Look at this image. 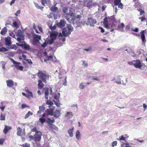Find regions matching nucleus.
Segmentation results:
<instances>
[{
  "label": "nucleus",
  "mask_w": 147,
  "mask_h": 147,
  "mask_svg": "<svg viewBox=\"0 0 147 147\" xmlns=\"http://www.w3.org/2000/svg\"><path fill=\"white\" fill-rule=\"evenodd\" d=\"M63 10L66 15H70L69 17V18H67L68 16H66L67 17V19L69 22L70 23L72 22L74 24L75 23V21L77 18H79L81 17L80 15H78L76 16L74 13H71L70 9L68 10L67 7L63 8Z\"/></svg>",
  "instance_id": "nucleus-1"
},
{
  "label": "nucleus",
  "mask_w": 147,
  "mask_h": 147,
  "mask_svg": "<svg viewBox=\"0 0 147 147\" xmlns=\"http://www.w3.org/2000/svg\"><path fill=\"white\" fill-rule=\"evenodd\" d=\"M73 28L71 26V25L68 24L67 25V27L66 28L63 29L62 34L61 33H59V37L60 40H62L63 41L65 40V38H63L62 36L66 37L70 34L71 33L72 31Z\"/></svg>",
  "instance_id": "nucleus-2"
},
{
  "label": "nucleus",
  "mask_w": 147,
  "mask_h": 147,
  "mask_svg": "<svg viewBox=\"0 0 147 147\" xmlns=\"http://www.w3.org/2000/svg\"><path fill=\"white\" fill-rule=\"evenodd\" d=\"M58 35V33L54 31L51 32L50 34V38L46 39L45 42L41 45V46L45 47L48 44H51L56 39V37Z\"/></svg>",
  "instance_id": "nucleus-3"
},
{
  "label": "nucleus",
  "mask_w": 147,
  "mask_h": 147,
  "mask_svg": "<svg viewBox=\"0 0 147 147\" xmlns=\"http://www.w3.org/2000/svg\"><path fill=\"white\" fill-rule=\"evenodd\" d=\"M45 97L46 99H48V95L49 92L50 94H52V91L51 87L49 88H46L45 89ZM46 104L47 105H49V106L53 107V103L52 102L50 101V100H47Z\"/></svg>",
  "instance_id": "nucleus-4"
},
{
  "label": "nucleus",
  "mask_w": 147,
  "mask_h": 147,
  "mask_svg": "<svg viewBox=\"0 0 147 147\" xmlns=\"http://www.w3.org/2000/svg\"><path fill=\"white\" fill-rule=\"evenodd\" d=\"M51 51H48L47 52H45L43 53L44 61L46 62L48 60H51L53 61H55L56 57L53 56V54L51 53Z\"/></svg>",
  "instance_id": "nucleus-5"
},
{
  "label": "nucleus",
  "mask_w": 147,
  "mask_h": 147,
  "mask_svg": "<svg viewBox=\"0 0 147 147\" xmlns=\"http://www.w3.org/2000/svg\"><path fill=\"white\" fill-rule=\"evenodd\" d=\"M127 63L130 65H133L135 67L141 69L143 63L139 60H136L129 61Z\"/></svg>",
  "instance_id": "nucleus-6"
},
{
  "label": "nucleus",
  "mask_w": 147,
  "mask_h": 147,
  "mask_svg": "<svg viewBox=\"0 0 147 147\" xmlns=\"http://www.w3.org/2000/svg\"><path fill=\"white\" fill-rule=\"evenodd\" d=\"M38 76L39 78L41 79L45 83H47V80H48L49 79V76L48 74L41 71L38 72Z\"/></svg>",
  "instance_id": "nucleus-7"
},
{
  "label": "nucleus",
  "mask_w": 147,
  "mask_h": 147,
  "mask_svg": "<svg viewBox=\"0 0 147 147\" xmlns=\"http://www.w3.org/2000/svg\"><path fill=\"white\" fill-rule=\"evenodd\" d=\"M23 34V33L21 30H18L16 33V35L18 37L17 40L19 42H21V40L24 39L25 37Z\"/></svg>",
  "instance_id": "nucleus-8"
},
{
  "label": "nucleus",
  "mask_w": 147,
  "mask_h": 147,
  "mask_svg": "<svg viewBox=\"0 0 147 147\" xmlns=\"http://www.w3.org/2000/svg\"><path fill=\"white\" fill-rule=\"evenodd\" d=\"M96 23V20L92 18H88V21L86 23L87 25H90L91 26L93 27L94 24Z\"/></svg>",
  "instance_id": "nucleus-9"
},
{
  "label": "nucleus",
  "mask_w": 147,
  "mask_h": 147,
  "mask_svg": "<svg viewBox=\"0 0 147 147\" xmlns=\"http://www.w3.org/2000/svg\"><path fill=\"white\" fill-rule=\"evenodd\" d=\"M107 20V18H104L103 24H104V25L106 28L108 29H110L111 30V32H112L113 30V26H114L115 25L114 24H112L111 26L109 25L108 22L107 21H106V20Z\"/></svg>",
  "instance_id": "nucleus-10"
},
{
  "label": "nucleus",
  "mask_w": 147,
  "mask_h": 147,
  "mask_svg": "<svg viewBox=\"0 0 147 147\" xmlns=\"http://www.w3.org/2000/svg\"><path fill=\"white\" fill-rule=\"evenodd\" d=\"M60 93H58L56 94L54 96V99L56 100V101H55V100H54V103L58 107H59L60 106L59 99L60 96Z\"/></svg>",
  "instance_id": "nucleus-11"
},
{
  "label": "nucleus",
  "mask_w": 147,
  "mask_h": 147,
  "mask_svg": "<svg viewBox=\"0 0 147 147\" xmlns=\"http://www.w3.org/2000/svg\"><path fill=\"white\" fill-rule=\"evenodd\" d=\"M41 133L40 131L36 132L34 136V141L37 142L39 141L41 139Z\"/></svg>",
  "instance_id": "nucleus-12"
},
{
  "label": "nucleus",
  "mask_w": 147,
  "mask_h": 147,
  "mask_svg": "<svg viewBox=\"0 0 147 147\" xmlns=\"http://www.w3.org/2000/svg\"><path fill=\"white\" fill-rule=\"evenodd\" d=\"M17 132L16 134L17 135L19 136H22L23 135H25V129L24 128L23 129V132L22 131V129H21V128L18 127H17Z\"/></svg>",
  "instance_id": "nucleus-13"
},
{
  "label": "nucleus",
  "mask_w": 147,
  "mask_h": 147,
  "mask_svg": "<svg viewBox=\"0 0 147 147\" xmlns=\"http://www.w3.org/2000/svg\"><path fill=\"white\" fill-rule=\"evenodd\" d=\"M49 109L46 110L47 113L51 116L53 115L54 107H53L49 106Z\"/></svg>",
  "instance_id": "nucleus-14"
},
{
  "label": "nucleus",
  "mask_w": 147,
  "mask_h": 147,
  "mask_svg": "<svg viewBox=\"0 0 147 147\" xmlns=\"http://www.w3.org/2000/svg\"><path fill=\"white\" fill-rule=\"evenodd\" d=\"M25 90L28 95V98H29L30 97H33L32 92L29 90L28 87L25 88Z\"/></svg>",
  "instance_id": "nucleus-15"
},
{
  "label": "nucleus",
  "mask_w": 147,
  "mask_h": 147,
  "mask_svg": "<svg viewBox=\"0 0 147 147\" xmlns=\"http://www.w3.org/2000/svg\"><path fill=\"white\" fill-rule=\"evenodd\" d=\"M144 31L143 30L140 32V34L141 35V38L142 40V44H145L146 41L145 35L144 34Z\"/></svg>",
  "instance_id": "nucleus-16"
},
{
  "label": "nucleus",
  "mask_w": 147,
  "mask_h": 147,
  "mask_svg": "<svg viewBox=\"0 0 147 147\" xmlns=\"http://www.w3.org/2000/svg\"><path fill=\"white\" fill-rule=\"evenodd\" d=\"M5 41L6 45L8 46H10L11 44V37L9 36H8L5 38Z\"/></svg>",
  "instance_id": "nucleus-17"
},
{
  "label": "nucleus",
  "mask_w": 147,
  "mask_h": 147,
  "mask_svg": "<svg viewBox=\"0 0 147 147\" xmlns=\"http://www.w3.org/2000/svg\"><path fill=\"white\" fill-rule=\"evenodd\" d=\"M61 114V110L57 109L53 113V115L56 118H57L60 116Z\"/></svg>",
  "instance_id": "nucleus-18"
},
{
  "label": "nucleus",
  "mask_w": 147,
  "mask_h": 147,
  "mask_svg": "<svg viewBox=\"0 0 147 147\" xmlns=\"http://www.w3.org/2000/svg\"><path fill=\"white\" fill-rule=\"evenodd\" d=\"M65 21L63 20H61L60 22L58 24V26L61 28H62L66 24Z\"/></svg>",
  "instance_id": "nucleus-19"
},
{
  "label": "nucleus",
  "mask_w": 147,
  "mask_h": 147,
  "mask_svg": "<svg viewBox=\"0 0 147 147\" xmlns=\"http://www.w3.org/2000/svg\"><path fill=\"white\" fill-rule=\"evenodd\" d=\"M62 76V75L61 73H59V78L60 79H62L64 81V82H63V84L64 85H66V78L67 77L66 76H63L62 77V76Z\"/></svg>",
  "instance_id": "nucleus-20"
},
{
  "label": "nucleus",
  "mask_w": 147,
  "mask_h": 147,
  "mask_svg": "<svg viewBox=\"0 0 147 147\" xmlns=\"http://www.w3.org/2000/svg\"><path fill=\"white\" fill-rule=\"evenodd\" d=\"M7 86L9 88L13 86L14 84V82L12 80H9L6 81Z\"/></svg>",
  "instance_id": "nucleus-21"
},
{
  "label": "nucleus",
  "mask_w": 147,
  "mask_h": 147,
  "mask_svg": "<svg viewBox=\"0 0 147 147\" xmlns=\"http://www.w3.org/2000/svg\"><path fill=\"white\" fill-rule=\"evenodd\" d=\"M11 127L9 126L5 125V128L3 131V133L5 134H6L9 131L11 130Z\"/></svg>",
  "instance_id": "nucleus-22"
},
{
  "label": "nucleus",
  "mask_w": 147,
  "mask_h": 147,
  "mask_svg": "<svg viewBox=\"0 0 147 147\" xmlns=\"http://www.w3.org/2000/svg\"><path fill=\"white\" fill-rule=\"evenodd\" d=\"M73 116V114L71 112H67L64 115V117L66 119H69L71 117Z\"/></svg>",
  "instance_id": "nucleus-23"
},
{
  "label": "nucleus",
  "mask_w": 147,
  "mask_h": 147,
  "mask_svg": "<svg viewBox=\"0 0 147 147\" xmlns=\"http://www.w3.org/2000/svg\"><path fill=\"white\" fill-rule=\"evenodd\" d=\"M48 126L50 129H52L56 131L58 130V128L54 124H48Z\"/></svg>",
  "instance_id": "nucleus-24"
},
{
  "label": "nucleus",
  "mask_w": 147,
  "mask_h": 147,
  "mask_svg": "<svg viewBox=\"0 0 147 147\" xmlns=\"http://www.w3.org/2000/svg\"><path fill=\"white\" fill-rule=\"evenodd\" d=\"M55 122V120L54 118H52V119L48 118L46 120V122L48 123V124H51Z\"/></svg>",
  "instance_id": "nucleus-25"
},
{
  "label": "nucleus",
  "mask_w": 147,
  "mask_h": 147,
  "mask_svg": "<svg viewBox=\"0 0 147 147\" xmlns=\"http://www.w3.org/2000/svg\"><path fill=\"white\" fill-rule=\"evenodd\" d=\"M115 82L117 84H122L123 85H125V84L123 83H121V79L120 78V76H117V79H116V80L115 81Z\"/></svg>",
  "instance_id": "nucleus-26"
},
{
  "label": "nucleus",
  "mask_w": 147,
  "mask_h": 147,
  "mask_svg": "<svg viewBox=\"0 0 147 147\" xmlns=\"http://www.w3.org/2000/svg\"><path fill=\"white\" fill-rule=\"evenodd\" d=\"M74 127H73L71 129H70L68 130V133L70 137H72L73 136V131L74 130Z\"/></svg>",
  "instance_id": "nucleus-27"
},
{
  "label": "nucleus",
  "mask_w": 147,
  "mask_h": 147,
  "mask_svg": "<svg viewBox=\"0 0 147 147\" xmlns=\"http://www.w3.org/2000/svg\"><path fill=\"white\" fill-rule=\"evenodd\" d=\"M19 22V21H14L12 23V26L17 29L18 27Z\"/></svg>",
  "instance_id": "nucleus-28"
},
{
  "label": "nucleus",
  "mask_w": 147,
  "mask_h": 147,
  "mask_svg": "<svg viewBox=\"0 0 147 147\" xmlns=\"http://www.w3.org/2000/svg\"><path fill=\"white\" fill-rule=\"evenodd\" d=\"M23 46L25 49L27 50H30V46L28 44L25 43L24 41H23Z\"/></svg>",
  "instance_id": "nucleus-29"
},
{
  "label": "nucleus",
  "mask_w": 147,
  "mask_h": 147,
  "mask_svg": "<svg viewBox=\"0 0 147 147\" xmlns=\"http://www.w3.org/2000/svg\"><path fill=\"white\" fill-rule=\"evenodd\" d=\"M76 138L78 140H80L81 138V134L80 132V131L78 130L77 131L76 134Z\"/></svg>",
  "instance_id": "nucleus-30"
},
{
  "label": "nucleus",
  "mask_w": 147,
  "mask_h": 147,
  "mask_svg": "<svg viewBox=\"0 0 147 147\" xmlns=\"http://www.w3.org/2000/svg\"><path fill=\"white\" fill-rule=\"evenodd\" d=\"M38 88L40 89H42L43 87L44 84L42 83L41 81L40 80H38Z\"/></svg>",
  "instance_id": "nucleus-31"
},
{
  "label": "nucleus",
  "mask_w": 147,
  "mask_h": 147,
  "mask_svg": "<svg viewBox=\"0 0 147 147\" xmlns=\"http://www.w3.org/2000/svg\"><path fill=\"white\" fill-rule=\"evenodd\" d=\"M7 29L5 27L2 29L1 32V34L2 35H4L7 32Z\"/></svg>",
  "instance_id": "nucleus-32"
},
{
  "label": "nucleus",
  "mask_w": 147,
  "mask_h": 147,
  "mask_svg": "<svg viewBox=\"0 0 147 147\" xmlns=\"http://www.w3.org/2000/svg\"><path fill=\"white\" fill-rule=\"evenodd\" d=\"M85 84L84 83H82L79 84V88L80 89H83L85 87Z\"/></svg>",
  "instance_id": "nucleus-33"
},
{
  "label": "nucleus",
  "mask_w": 147,
  "mask_h": 147,
  "mask_svg": "<svg viewBox=\"0 0 147 147\" xmlns=\"http://www.w3.org/2000/svg\"><path fill=\"white\" fill-rule=\"evenodd\" d=\"M58 9V8L55 6H52L50 8L51 10L54 12H55Z\"/></svg>",
  "instance_id": "nucleus-34"
},
{
  "label": "nucleus",
  "mask_w": 147,
  "mask_h": 147,
  "mask_svg": "<svg viewBox=\"0 0 147 147\" xmlns=\"http://www.w3.org/2000/svg\"><path fill=\"white\" fill-rule=\"evenodd\" d=\"M117 140L119 141L123 140L125 142L126 141V140L123 135L119 136L118 138L117 139Z\"/></svg>",
  "instance_id": "nucleus-35"
},
{
  "label": "nucleus",
  "mask_w": 147,
  "mask_h": 147,
  "mask_svg": "<svg viewBox=\"0 0 147 147\" xmlns=\"http://www.w3.org/2000/svg\"><path fill=\"white\" fill-rule=\"evenodd\" d=\"M34 38L36 39V40L38 41L41 39V36L37 34H34Z\"/></svg>",
  "instance_id": "nucleus-36"
},
{
  "label": "nucleus",
  "mask_w": 147,
  "mask_h": 147,
  "mask_svg": "<svg viewBox=\"0 0 147 147\" xmlns=\"http://www.w3.org/2000/svg\"><path fill=\"white\" fill-rule=\"evenodd\" d=\"M9 46V47H8V49H14L15 50H16V46L15 45H12Z\"/></svg>",
  "instance_id": "nucleus-37"
},
{
  "label": "nucleus",
  "mask_w": 147,
  "mask_h": 147,
  "mask_svg": "<svg viewBox=\"0 0 147 147\" xmlns=\"http://www.w3.org/2000/svg\"><path fill=\"white\" fill-rule=\"evenodd\" d=\"M124 25L123 23H121L119 26V29L121 31H123V28L124 27Z\"/></svg>",
  "instance_id": "nucleus-38"
},
{
  "label": "nucleus",
  "mask_w": 147,
  "mask_h": 147,
  "mask_svg": "<svg viewBox=\"0 0 147 147\" xmlns=\"http://www.w3.org/2000/svg\"><path fill=\"white\" fill-rule=\"evenodd\" d=\"M32 114H33L30 111H29L28 112V113H27L26 115L25 116V117H24L25 119H26L27 118L30 116V115H32Z\"/></svg>",
  "instance_id": "nucleus-39"
},
{
  "label": "nucleus",
  "mask_w": 147,
  "mask_h": 147,
  "mask_svg": "<svg viewBox=\"0 0 147 147\" xmlns=\"http://www.w3.org/2000/svg\"><path fill=\"white\" fill-rule=\"evenodd\" d=\"M8 50V49L3 47L0 48V51L1 52H7Z\"/></svg>",
  "instance_id": "nucleus-40"
},
{
  "label": "nucleus",
  "mask_w": 147,
  "mask_h": 147,
  "mask_svg": "<svg viewBox=\"0 0 147 147\" xmlns=\"http://www.w3.org/2000/svg\"><path fill=\"white\" fill-rule=\"evenodd\" d=\"M15 67L17 69H19L22 71L23 69V67L22 66H19L18 65H15Z\"/></svg>",
  "instance_id": "nucleus-41"
},
{
  "label": "nucleus",
  "mask_w": 147,
  "mask_h": 147,
  "mask_svg": "<svg viewBox=\"0 0 147 147\" xmlns=\"http://www.w3.org/2000/svg\"><path fill=\"white\" fill-rule=\"evenodd\" d=\"M92 0L90 1L87 5V7H90L92 5Z\"/></svg>",
  "instance_id": "nucleus-42"
},
{
  "label": "nucleus",
  "mask_w": 147,
  "mask_h": 147,
  "mask_svg": "<svg viewBox=\"0 0 147 147\" xmlns=\"http://www.w3.org/2000/svg\"><path fill=\"white\" fill-rule=\"evenodd\" d=\"M0 119L1 120H5V116L3 115L2 113L0 116Z\"/></svg>",
  "instance_id": "nucleus-43"
},
{
  "label": "nucleus",
  "mask_w": 147,
  "mask_h": 147,
  "mask_svg": "<svg viewBox=\"0 0 147 147\" xmlns=\"http://www.w3.org/2000/svg\"><path fill=\"white\" fill-rule=\"evenodd\" d=\"M11 61L13 62V63L16 65H20L21 64V63L20 62H16L14 61L13 59H11Z\"/></svg>",
  "instance_id": "nucleus-44"
},
{
  "label": "nucleus",
  "mask_w": 147,
  "mask_h": 147,
  "mask_svg": "<svg viewBox=\"0 0 147 147\" xmlns=\"http://www.w3.org/2000/svg\"><path fill=\"white\" fill-rule=\"evenodd\" d=\"M121 3V0H115L114 1V4L115 5H117Z\"/></svg>",
  "instance_id": "nucleus-45"
},
{
  "label": "nucleus",
  "mask_w": 147,
  "mask_h": 147,
  "mask_svg": "<svg viewBox=\"0 0 147 147\" xmlns=\"http://www.w3.org/2000/svg\"><path fill=\"white\" fill-rule=\"evenodd\" d=\"M39 120H40V122L42 123H43L45 122H46V120H45V119L43 118H40Z\"/></svg>",
  "instance_id": "nucleus-46"
},
{
  "label": "nucleus",
  "mask_w": 147,
  "mask_h": 147,
  "mask_svg": "<svg viewBox=\"0 0 147 147\" xmlns=\"http://www.w3.org/2000/svg\"><path fill=\"white\" fill-rule=\"evenodd\" d=\"M34 5L38 9H42L43 8V7H40L36 3H34Z\"/></svg>",
  "instance_id": "nucleus-47"
},
{
  "label": "nucleus",
  "mask_w": 147,
  "mask_h": 147,
  "mask_svg": "<svg viewBox=\"0 0 147 147\" xmlns=\"http://www.w3.org/2000/svg\"><path fill=\"white\" fill-rule=\"evenodd\" d=\"M117 141H113L112 142V147H114L115 146L117 145Z\"/></svg>",
  "instance_id": "nucleus-48"
},
{
  "label": "nucleus",
  "mask_w": 147,
  "mask_h": 147,
  "mask_svg": "<svg viewBox=\"0 0 147 147\" xmlns=\"http://www.w3.org/2000/svg\"><path fill=\"white\" fill-rule=\"evenodd\" d=\"M47 3V0H42L41 3L42 5H45Z\"/></svg>",
  "instance_id": "nucleus-49"
},
{
  "label": "nucleus",
  "mask_w": 147,
  "mask_h": 147,
  "mask_svg": "<svg viewBox=\"0 0 147 147\" xmlns=\"http://www.w3.org/2000/svg\"><path fill=\"white\" fill-rule=\"evenodd\" d=\"M22 145L24 147H30V144L27 143H26L24 144H23Z\"/></svg>",
  "instance_id": "nucleus-50"
},
{
  "label": "nucleus",
  "mask_w": 147,
  "mask_h": 147,
  "mask_svg": "<svg viewBox=\"0 0 147 147\" xmlns=\"http://www.w3.org/2000/svg\"><path fill=\"white\" fill-rule=\"evenodd\" d=\"M9 35L12 37L13 38H15V36L13 33L12 32H10L9 33Z\"/></svg>",
  "instance_id": "nucleus-51"
},
{
  "label": "nucleus",
  "mask_w": 147,
  "mask_h": 147,
  "mask_svg": "<svg viewBox=\"0 0 147 147\" xmlns=\"http://www.w3.org/2000/svg\"><path fill=\"white\" fill-rule=\"evenodd\" d=\"M39 109L42 112H43L44 110H45V108L44 107L42 106H40L39 107Z\"/></svg>",
  "instance_id": "nucleus-52"
},
{
  "label": "nucleus",
  "mask_w": 147,
  "mask_h": 147,
  "mask_svg": "<svg viewBox=\"0 0 147 147\" xmlns=\"http://www.w3.org/2000/svg\"><path fill=\"white\" fill-rule=\"evenodd\" d=\"M26 61H27L28 63L30 64H32V62L31 60L30 59H27Z\"/></svg>",
  "instance_id": "nucleus-53"
},
{
  "label": "nucleus",
  "mask_w": 147,
  "mask_h": 147,
  "mask_svg": "<svg viewBox=\"0 0 147 147\" xmlns=\"http://www.w3.org/2000/svg\"><path fill=\"white\" fill-rule=\"evenodd\" d=\"M92 49L91 47H90L89 48H87V49H84V50H85L87 51H91Z\"/></svg>",
  "instance_id": "nucleus-54"
},
{
  "label": "nucleus",
  "mask_w": 147,
  "mask_h": 147,
  "mask_svg": "<svg viewBox=\"0 0 147 147\" xmlns=\"http://www.w3.org/2000/svg\"><path fill=\"white\" fill-rule=\"evenodd\" d=\"M117 5H118V7L119 8L121 9L123 8V4L121 3Z\"/></svg>",
  "instance_id": "nucleus-55"
},
{
  "label": "nucleus",
  "mask_w": 147,
  "mask_h": 147,
  "mask_svg": "<svg viewBox=\"0 0 147 147\" xmlns=\"http://www.w3.org/2000/svg\"><path fill=\"white\" fill-rule=\"evenodd\" d=\"M130 28L129 25H127L125 28V29L127 31H129Z\"/></svg>",
  "instance_id": "nucleus-56"
},
{
  "label": "nucleus",
  "mask_w": 147,
  "mask_h": 147,
  "mask_svg": "<svg viewBox=\"0 0 147 147\" xmlns=\"http://www.w3.org/2000/svg\"><path fill=\"white\" fill-rule=\"evenodd\" d=\"M20 12V10H18L15 13V15L16 16H18V15L19 14Z\"/></svg>",
  "instance_id": "nucleus-57"
},
{
  "label": "nucleus",
  "mask_w": 147,
  "mask_h": 147,
  "mask_svg": "<svg viewBox=\"0 0 147 147\" xmlns=\"http://www.w3.org/2000/svg\"><path fill=\"white\" fill-rule=\"evenodd\" d=\"M100 30V32L102 33H103L105 32V30L102 27H99L98 28Z\"/></svg>",
  "instance_id": "nucleus-58"
},
{
  "label": "nucleus",
  "mask_w": 147,
  "mask_h": 147,
  "mask_svg": "<svg viewBox=\"0 0 147 147\" xmlns=\"http://www.w3.org/2000/svg\"><path fill=\"white\" fill-rule=\"evenodd\" d=\"M23 41L22 42V43H16V44L18 46H23Z\"/></svg>",
  "instance_id": "nucleus-59"
},
{
  "label": "nucleus",
  "mask_w": 147,
  "mask_h": 147,
  "mask_svg": "<svg viewBox=\"0 0 147 147\" xmlns=\"http://www.w3.org/2000/svg\"><path fill=\"white\" fill-rule=\"evenodd\" d=\"M29 138L34 140V141H35V138L34 136H30L29 137Z\"/></svg>",
  "instance_id": "nucleus-60"
},
{
  "label": "nucleus",
  "mask_w": 147,
  "mask_h": 147,
  "mask_svg": "<svg viewBox=\"0 0 147 147\" xmlns=\"http://www.w3.org/2000/svg\"><path fill=\"white\" fill-rule=\"evenodd\" d=\"M27 107H28V106L26 105L23 104L22 105V109H24Z\"/></svg>",
  "instance_id": "nucleus-61"
},
{
  "label": "nucleus",
  "mask_w": 147,
  "mask_h": 147,
  "mask_svg": "<svg viewBox=\"0 0 147 147\" xmlns=\"http://www.w3.org/2000/svg\"><path fill=\"white\" fill-rule=\"evenodd\" d=\"M50 28L51 30H54L56 29V26H53L51 27Z\"/></svg>",
  "instance_id": "nucleus-62"
},
{
  "label": "nucleus",
  "mask_w": 147,
  "mask_h": 147,
  "mask_svg": "<svg viewBox=\"0 0 147 147\" xmlns=\"http://www.w3.org/2000/svg\"><path fill=\"white\" fill-rule=\"evenodd\" d=\"M32 131L34 132H35L36 133V132H38V131H37V130L36 128H33Z\"/></svg>",
  "instance_id": "nucleus-63"
},
{
  "label": "nucleus",
  "mask_w": 147,
  "mask_h": 147,
  "mask_svg": "<svg viewBox=\"0 0 147 147\" xmlns=\"http://www.w3.org/2000/svg\"><path fill=\"white\" fill-rule=\"evenodd\" d=\"M139 18L142 21H143L145 19V18L143 17H139Z\"/></svg>",
  "instance_id": "nucleus-64"
}]
</instances>
